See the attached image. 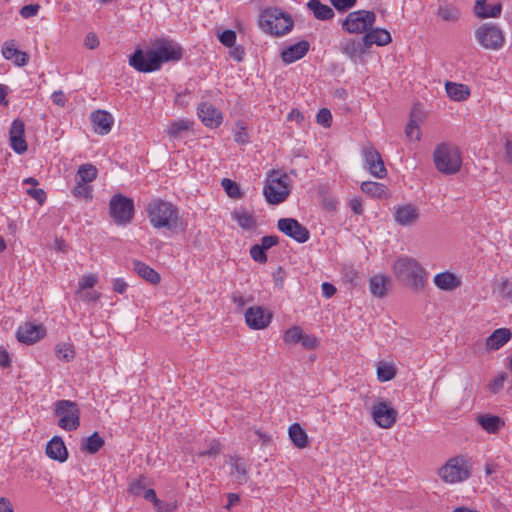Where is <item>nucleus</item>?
<instances>
[{"instance_id":"de8ad7c7","label":"nucleus","mask_w":512,"mask_h":512,"mask_svg":"<svg viewBox=\"0 0 512 512\" xmlns=\"http://www.w3.org/2000/svg\"><path fill=\"white\" fill-rule=\"evenodd\" d=\"M98 282V278L95 274L89 273L83 275L78 282V289L76 293H82L84 290L93 288Z\"/></svg>"},{"instance_id":"7ed1b4c3","label":"nucleus","mask_w":512,"mask_h":512,"mask_svg":"<svg viewBox=\"0 0 512 512\" xmlns=\"http://www.w3.org/2000/svg\"><path fill=\"white\" fill-rule=\"evenodd\" d=\"M147 214L154 228L172 230L178 226V209L171 202L152 200L147 206Z\"/></svg>"},{"instance_id":"2eb2a0df","label":"nucleus","mask_w":512,"mask_h":512,"mask_svg":"<svg viewBox=\"0 0 512 512\" xmlns=\"http://www.w3.org/2000/svg\"><path fill=\"white\" fill-rule=\"evenodd\" d=\"M271 320L272 314L261 306H251L245 312V322L253 330L265 329Z\"/></svg>"},{"instance_id":"ddd939ff","label":"nucleus","mask_w":512,"mask_h":512,"mask_svg":"<svg viewBox=\"0 0 512 512\" xmlns=\"http://www.w3.org/2000/svg\"><path fill=\"white\" fill-rule=\"evenodd\" d=\"M278 229L298 243H305L310 238L309 230L294 218H281L277 222Z\"/></svg>"},{"instance_id":"4d7b16f0","label":"nucleus","mask_w":512,"mask_h":512,"mask_svg":"<svg viewBox=\"0 0 512 512\" xmlns=\"http://www.w3.org/2000/svg\"><path fill=\"white\" fill-rule=\"evenodd\" d=\"M505 378H506V374H505V373H502L501 375H499L498 377H496L495 379H493V380L489 383V385H488L489 390H490L493 394H497V393H499V392H500V390L503 388Z\"/></svg>"},{"instance_id":"6ab92c4d","label":"nucleus","mask_w":512,"mask_h":512,"mask_svg":"<svg viewBox=\"0 0 512 512\" xmlns=\"http://www.w3.org/2000/svg\"><path fill=\"white\" fill-rule=\"evenodd\" d=\"M2 56L6 60L12 61L16 66H25L28 62L29 56L26 52H22L17 49L14 40H8L3 43Z\"/></svg>"},{"instance_id":"cd10ccee","label":"nucleus","mask_w":512,"mask_h":512,"mask_svg":"<svg viewBox=\"0 0 512 512\" xmlns=\"http://www.w3.org/2000/svg\"><path fill=\"white\" fill-rule=\"evenodd\" d=\"M363 38L368 49L374 44L377 46H385L392 41L391 35L386 29L373 27L364 34Z\"/></svg>"},{"instance_id":"9d476101","label":"nucleus","mask_w":512,"mask_h":512,"mask_svg":"<svg viewBox=\"0 0 512 512\" xmlns=\"http://www.w3.org/2000/svg\"><path fill=\"white\" fill-rule=\"evenodd\" d=\"M376 22V14L369 10L350 12L342 22V29L350 34H366Z\"/></svg>"},{"instance_id":"20e7f679","label":"nucleus","mask_w":512,"mask_h":512,"mask_svg":"<svg viewBox=\"0 0 512 512\" xmlns=\"http://www.w3.org/2000/svg\"><path fill=\"white\" fill-rule=\"evenodd\" d=\"M294 26L292 17L278 8H268L262 11L259 27L273 36L288 34Z\"/></svg>"},{"instance_id":"69168bd1","label":"nucleus","mask_w":512,"mask_h":512,"mask_svg":"<svg viewBox=\"0 0 512 512\" xmlns=\"http://www.w3.org/2000/svg\"><path fill=\"white\" fill-rule=\"evenodd\" d=\"M84 45L88 49H95L99 46V40L95 33L90 32L85 36Z\"/></svg>"},{"instance_id":"2f4dec72","label":"nucleus","mask_w":512,"mask_h":512,"mask_svg":"<svg viewBox=\"0 0 512 512\" xmlns=\"http://www.w3.org/2000/svg\"><path fill=\"white\" fill-rule=\"evenodd\" d=\"M477 423L490 434L497 433L504 425L505 422L499 416L490 414H481L476 418Z\"/></svg>"},{"instance_id":"c756f323","label":"nucleus","mask_w":512,"mask_h":512,"mask_svg":"<svg viewBox=\"0 0 512 512\" xmlns=\"http://www.w3.org/2000/svg\"><path fill=\"white\" fill-rule=\"evenodd\" d=\"M489 0H476L474 5V13L478 18H495L501 13L502 6L500 3H488Z\"/></svg>"},{"instance_id":"a211bd4d","label":"nucleus","mask_w":512,"mask_h":512,"mask_svg":"<svg viewBox=\"0 0 512 512\" xmlns=\"http://www.w3.org/2000/svg\"><path fill=\"white\" fill-rule=\"evenodd\" d=\"M310 44L301 40L293 45L287 46L281 51V59L286 64H291L303 58L309 51Z\"/></svg>"},{"instance_id":"dca6fc26","label":"nucleus","mask_w":512,"mask_h":512,"mask_svg":"<svg viewBox=\"0 0 512 512\" xmlns=\"http://www.w3.org/2000/svg\"><path fill=\"white\" fill-rule=\"evenodd\" d=\"M45 328L40 324L26 322L19 326L16 337L19 342L33 344L45 336Z\"/></svg>"},{"instance_id":"c03bdc74","label":"nucleus","mask_w":512,"mask_h":512,"mask_svg":"<svg viewBox=\"0 0 512 512\" xmlns=\"http://www.w3.org/2000/svg\"><path fill=\"white\" fill-rule=\"evenodd\" d=\"M226 196L233 200H240L245 196V192L238 183L226 178Z\"/></svg>"},{"instance_id":"39448f33","label":"nucleus","mask_w":512,"mask_h":512,"mask_svg":"<svg viewBox=\"0 0 512 512\" xmlns=\"http://www.w3.org/2000/svg\"><path fill=\"white\" fill-rule=\"evenodd\" d=\"M436 169L445 175L456 174L462 165L461 153L456 145L443 142L436 146L433 153Z\"/></svg>"},{"instance_id":"bf43d9fd","label":"nucleus","mask_w":512,"mask_h":512,"mask_svg":"<svg viewBox=\"0 0 512 512\" xmlns=\"http://www.w3.org/2000/svg\"><path fill=\"white\" fill-rule=\"evenodd\" d=\"M143 497L154 503V506L157 508L158 512H164L161 506L160 500L157 498L156 493L153 489H147L143 493Z\"/></svg>"},{"instance_id":"6e6d98bb","label":"nucleus","mask_w":512,"mask_h":512,"mask_svg":"<svg viewBox=\"0 0 512 512\" xmlns=\"http://www.w3.org/2000/svg\"><path fill=\"white\" fill-rule=\"evenodd\" d=\"M333 7L338 11H346L356 5L357 0H329Z\"/></svg>"},{"instance_id":"4be33fe9","label":"nucleus","mask_w":512,"mask_h":512,"mask_svg":"<svg viewBox=\"0 0 512 512\" xmlns=\"http://www.w3.org/2000/svg\"><path fill=\"white\" fill-rule=\"evenodd\" d=\"M46 455L60 463L68 459V451L63 439L60 436H54L46 445Z\"/></svg>"},{"instance_id":"bb28decb","label":"nucleus","mask_w":512,"mask_h":512,"mask_svg":"<svg viewBox=\"0 0 512 512\" xmlns=\"http://www.w3.org/2000/svg\"><path fill=\"white\" fill-rule=\"evenodd\" d=\"M434 285L440 290L453 291L462 284L461 279L449 271L438 273L433 278Z\"/></svg>"},{"instance_id":"423d86ee","label":"nucleus","mask_w":512,"mask_h":512,"mask_svg":"<svg viewBox=\"0 0 512 512\" xmlns=\"http://www.w3.org/2000/svg\"><path fill=\"white\" fill-rule=\"evenodd\" d=\"M472 464L469 458L458 455L449 458L439 468L438 476L446 484H458L468 480L471 476Z\"/></svg>"},{"instance_id":"0e129e2a","label":"nucleus","mask_w":512,"mask_h":512,"mask_svg":"<svg viewBox=\"0 0 512 512\" xmlns=\"http://www.w3.org/2000/svg\"><path fill=\"white\" fill-rule=\"evenodd\" d=\"M300 343L305 349H314L317 346V339L312 335L302 334Z\"/></svg>"},{"instance_id":"a18cd8bd","label":"nucleus","mask_w":512,"mask_h":512,"mask_svg":"<svg viewBox=\"0 0 512 512\" xmlns=\"http://www.w3.org/2000/svg\"><path fill=\"white\" fill-rule=\"evenodd\" d=\"M56 355L58 359L69 362L74 358L75 352L72 345L61 343L56 347Z\"/></svg>"},{"instance_id":"13d9d810","label":"nucleus","mask_w":512,"mask_h":512,"mask_svg":"<svg viewBox=\"0 0 512 512\" xmlns=\"http://www.w3.org/2000/svg\"><path fill=\"white\" fill-rule=\"evenodd\" d=\"M40 6L38 4L25 5L20 9V15L27 19L36 16L39 12Z\"/></svg>"},{"instance_id":"0eeeda50","label":"nucleus","mask_w":512,"mask_h":512,"mask_svg":"<svg viewBox=\"0 0 512 512\" xmlns=\"http://www.w3.org/2000/svg\"><path fill=\"white\" fill-rule=\"evenodd\" d=\"M263 194L271 205L284 202L290 194L288 175L280 170H272L267 174Z\"/></svg>"},{"instance_id":"774afa93","label":"nucleus","mask_w":512,"mask_h":512,"mask_svg":"<svg viewBox=\"0 0 512 512\" xmlns=\"http://www.w3.org/2000/svg\"><path fill=\"white\" fill-rule=\"evenodd\" d=\"M27 193L40 204L45 201L46 194L42 189L31 188L27 190Z\"/></svg>"},{"instance_id":"864d4df0","label":"nucleus","mask_w":512,"mask_h":512,"mask_svg":"<svg viewBox=\"0 0 512 512\" xmlns=\"http://www.w3.org/2000/svg\"><path fill=\"white\" fill-rule=\"evenodd\" d=\"M250 256L255 262L260 263V264L266 263L267 259H268L267 255H266V251L264 249H262L261 246L258 244H254L250 248Z\"/></svg>"},{"instance_id":"f704fd0d","label":"nucleus","mask_w":512,"mask_h":512,"mask_svg":"<svg viewBox=\"0 0 512 512\" xmlns=\"http://www.w3.org/2000/svg\"><path fill=\"white\" fill-rule=\"evenodd\" d=\"M307 7L313 12L314 17L318 20H329L335 15L330 6L321 3L319 0H309Z\"/></svg>"},{"instance_id":"e2e57ef3","label":"nucleus","mask_w":512,"mask_h":512,"mask_svg":"<svg viewBox=\"0 0 512 512\" xmlns=\"http://www.w3.org/2000/svg\"><path fill=\"white\" fill-rule=\"evenodd\" d=\"M231 300L236 305L237 310H241L248 302L252 301L251 298H245L240 293H232Z\"/></svg>"},{"instance_id":"603ef678","label":"nucleus","mask_w":512,"mask_h":512,"mask_svg":"<svg viewBox=\"0 0 512 512\" xmlns=\"http://www.w3.org/2000/svg\"><path fill=\"white\" fill-rule=\"evenodd\" d=\"M377 376L380 381L386 382L395 377V370L393 366L384 364L378 367Z\"/></svg>"},{"instance_id":"ea45409f","label":"nucleus","mask_w":512,"mask_h":512,"mask_svg":"<svg viewBox=\"0 0 512 512\" xmlns=\"http://www.w3.org/2000/svg\"><path fill=\"white\" fill-rule=\"evenodd\" d=\"M388 278L384 275H375L370 278L369 287L370 292L375 296L382 298L387 293Z\"/></svg>"},{"instance_id":"8fccbe9b","label":"nucleus","mask_w":512,"mask_h":512,"mask_svg":"<svg viewBox=\"0 0 512 512\" xmlns=\"http://www.w3.org/2000/svg\"><path fill=\"white\" fill-rule=\"evenodd\" d=\"M73 195L77 198L91 200L92 199V189L88 184L76 182V186L73 189Z\"/></svg>"},{"instance_id":"f8f14e48","label":"nucleus","mask_w":512,"mask_h":512,"mask_svg":"<svg viewBox=\"0 0 512 512\" xmlns=\"http://www.w3.org/2000/svg\"><path fill=\"white\" fill-rule=\"evenodd\" d=\"M371 415L379 427L389 429L395 424L398 412L390 402L383 400L373 404Z\"/></svg>"},{"instance_id":"6e6552de","label":"nucleus","mask_w":512,"mask_h":512,"mask_svg":"<svg viewBox=\"0 0 512 512\" xmlns=\"http://www.w3.org/2000/svg\"><path fill=\"white\" fill-rule=\"evenodd\" d=\"M475 38L479 45L492 51H498L505 45V33L496 24L484 23L475 31Z\"/></svg>"},{"instance_id":"4c0bfd02","label":"nucleus","mask_w":512,"mask_h":512,"mask_svg":"<svg viewBox=\"0 0 512 512\" xmlns=\"http://www.w3.org/2000/svg\"><path fill=\"white\" fill-rule=\"evenodd\" d=\"M192 124L193 122L188 119L176 120L168 126L167 133L171 138H181L185 132L190 130Z\"/></svg>"},{"instance_id":"f3484780","label":"nucleus","mask_w":512,"mask_h":512,"mask_svg":"<svg viewBox=\"0 0 512 512\" xmlns=\"http://www.w3.org/2000/svg\"><path fill=\"white\" fill-rule=\"evenodd\" d=\"M10 147L17 154H23L27 151V143L25 140V125L22 120L15 119L12 122L9 131Z\"/></svg>"},{"instance_id":"79ce46f5","label":"nucleus","mask_w":512,"mask_h":512,"mask_svg":"<svg viewBox=\"0 0 512 512\" xmlns=\"http://www.w3.org/2000/svg\"><path fill=\"white\" fill-rule=\"evenodd\" d=\"M247 129L248 124L245 121L240 120L235 124V128L233 129V137L237 144L244 145L249 142Z\"/></svg>"},{"instance_id":"3c124183","label":"nucleus","mask_w":512,"mask_h":512,"mask_svg":"<svg viewBox=\"0 0 512 512\" xmlns=\"http://www.w3.org/2000/svg\"><path fill=\"white\" fill-rule=\"evenodd\" d=\"M405 134L410 140L418 141L421 137V131L418 123L411 119L405 127Z\"/></svg>"},{"instance_id":"b1692460","label":"nucleus","mask_w":512,"mask_h":512,"mask_svg":"<svg viewBox=\"0 0 512 512\" xmlns=\"http://www.w3.org/2000/svg\"><path fill=\"white\" fill-rule=\"evenodd\" d=\"M230 478L236 485H243L248 480L247 465L243 458L231 457L230 458Z\"/></svg>"},{"instance_id":"aec40b11","label":"nucleus","mask_w":512,"mask_h":512,"mask_svg":"<svg viewBox=\"0 0 512 512\" xmlns=\"http://www.w3.org/2000/svg\"><path fill=\"white\" fill-rule=\"evenodd\" d=\"M368 50L364 38L360 40L348 39L341 43V52L348 56L353 62L360 59Z\"/></svg>"},{"instance_id":"a878e982","label":"nucleus","mask_w":512,"mask_h":512,"mask_svg":"<svg viewBox=\"0 0 512 512\" xmlns=\"http://www.w3.org/2000/svg\"><path fill=\"white\" fill-rule=\"evenodd\" d=\"M418 217V209L411 204L399 206L394 214L395 221L402 226L412 225L417 221Z\"/></svg>"},{"instance_id":"4468645a","label":"nucleus","mask_w":512,"mask_h":512,"mask_svg":"<svg viewBox=\"0 0 512 512\" xmlns=\"http://www.w3.org/2000/svg\"><path fill=\"white\" fill-rule=\"evenodd\" d=\"M362 152L365 160V166L369 172L376 178H384L387 171L379 152L372 145L364 146Z\"/></svg>"},{"instance_id":"09e8293b","label":"nucleus","mask_w":512,"mask_h":512,"mask_svg":"<svg viewBox=\"0 0 512 512\" xmlns=\"http://www.w3.org/2000/svg\"><path fill=\"white\" fill-rule=\"evenodd\" d=\"M303 330L299 326H293L284 333V342L287 344L299 343L302 338Z\"/></svg>"},{"instance_id":"5701e85b","label":"nucleus","mask_w":512,"mask_h":512,"mask_svg":"<svg viewBox=\"0 0 512 512\" xmlns=\"http://www.w3.org/2000/svg\"><path fill=\"white\" fill-rule=\"evenodd\" d=\"M226 49L228 55L236 62H242L246 56V51L242 43H237V35L234 30L226 29Z\"/></svg>"},{"instance_id":"1a4fd4ad","label":"nucleus","mask_w":512,"mask_h":512,"mask_svg":"<svg viewBox=\"0 0 512 512\" xmlns=\"http://www.w3.org/2000/svg\"><path fill=\"white\" fill-rule=\"evenodd\" d=\"M54 414L58 426L66 431H74L80 425L78 405L70 400H58L54 403Z\"/></svg>"},{"instance_id":"680f3d73","label":"nucleus","mask_w":512,"mask_h":512,"mask_svg":"<svg viewBox=\"0 0 512 512\" xmlns=\"http://www.w3.org/2000/svg\"><path fill=\"white\" fill-rule=\"evenodd\" d=\"M279 240L278 237L275 235H267L261 238V243L259 244L262 249L265 251L272 248L273 246H276L278 244Z\"/></svg>"},{"instance_id":"58836bf2","label":"nucleus","mask_w":512,"mask_h":512,"mask_svg":"<svg viewBox=\"0 0 512 512\" xmlns=\"http://www.w3.org/2000/svg\"><path fill=\"white\" fill-rule=\"evenodd\" d=\"M103 445L104 439L97 432H94L91 436L82 440L81 449L90 454H95Z\"/></svg>"},{"instance_id":"c85d7f7f","label":"nucleus","mask_w":512,"mask_h":512,"mask_svg":"<svg viewBox=\"0 0 512 512\" xmlns=\"http://www.w3.org/2000/svg\"><path fill=\"white\" fill-rule=\"evenodd\" d=\"M91 120L96 133L105 135L111 131L113 118L106 111L98 110L92 113Z\"/></svg>"},{"instance_id":"7c9ffc66","label":"nucleus","mask_w":512,"mask_h":512,"mask_svg":"<svg viewBox=\"0 0 512 512\" xmlns=\"http://www.w3.org/2000/svg\"><path fill=\"white\" fill-rule=\"evenodd\" d=\"M512 337V333L507 328L496 329L487 339L486 347L488 350H498L504 346Z\"/></svg>"},{"instance_id":"72a5a7b5","label":"nucleus","mask_w":512,"mask_h":512,"mask_svg":"<svg viewBox=\"0 0 512 512\" xmlns=\"http://www.w3.org/2000/svg\"><path fill=\"white\" fill-rule=\"evenodd\" d=\"M288 434L295 447L303 449L308 446V435L299 423H293L288 429Z\"/></svg>"},{"instance_id":"473e14b6","label":"nucleus","mask_w":512,"mask_h":512,"mask_svg":"<svg viewBox=\"0 0 512 512\" xmlns=\"http://www.w3.org/2000/svg\"><path fill=\"white\" fill-rule=\"evenodd\" d=\"M231 217L244 230H250L256 227V219L253 212L246 208L239 207L231 213Z\"/></svg>"},{"instance_id":"a19ab883","label":"nucleus","mask_w":512,"mask_h":512,"mask_svg":"<svg viewBox=\"0 0 512 512\" xmlns=\"http://www.w3.org/2000/svg\"><path fill=\"white\" fill-rule=\"evenodd\" d=\"M97 177V169L92 164H83L79 167L75 181L83 184H89Z\"/></svg>"},{"instance_id":"f257e3e1","label":"nucleus","mask_w":512,"mask_h":512,"mask_svg":"<svg viewBox=\"0 0 512 512\" xmlns=\"http://www.w3.org/2000/svg\"><path fill=\"white\" fill-rule=\"evenodd\" d=\"M182 56L183 48L178 42L162 37L151 41L145 49L135 50L128 63L138 72L151 73L160 70L165 63L181 60Z\"/></svg>"},{"instance_id":"338daca9","label":"nucleus","mask_w":512,"mask_h":512,"mask_svg":"<svg viewBox=\"0 0 512 512\" xmlns=\"http://www.w3.org/2000/svg\"><path fill=\"white\" fill-rule=\"evenodd\" d=\"M51 99L52 102L59 107H64L66 104V97L62 90L53 92Z\"/></svg>"},{"instance_id":"f03ea898","label":"nucleus","mask_w":512,"mask_h":512,"mask_svg":"<svg viewBox=\"0 0 512 512\" xmlns=\"http://www.w3.org/2000/svg\"><path fill=\"white\" fill-rule=\"evenodd\" d=\"M395 277L409 285L414 291H422L427 283L428 272L414 258L403 256L392 266Z\"/></svg>"},{"instance_id":"9b49d317","label":"nucleus","mask_w":512,"mask_h":512,"mask_svg":"<svg viewBox=\"0 0 512 512\" xmlns=\"http://www.w3.org/2000/svg\"><path fill=\"white\" fill-rule=\"evenodd\" d=\"M109 214L117 225L129 224L134 216L133 200L122 194H115L109 202Z\"/></svg>"},{"instance_id":"37998d69","label":"nucleus","mask_w":512,"mask_h":512,"mask_svg":"<svg viewBox=\"0 0 512 512\" xmlns=\"http://www.w3.org/2000/svg\"><path fill=\"white\" fill-rule=\"evenodd\" d=\"M493 292L503 300L512 301V281L508 278L502 279L494 288Z\"/></svg>"},{"instance_id":"412c9836","label":"nucleus","mask_w":512,"mask_h":512,"mask_svg":"<svg viewBox=\"0 0 512 512\" xmlns=\"http://www.w3.org/2000/svg\"><path fill=\"white\" fill-rule=\"evenodd\" d=\"M198 116L204 125L217 127L222 120V114L210 103H202L198 107Z\"/></svg>"},{"instance_id":"5fc2aeb1","label":"nucleus","mask_w":512,"mask_h":512,"mask_svg":"<svg viewBox=\"0 0 512 512\" xmlns=\"http://www.w3.org/2000/svg\"><path fill=\"white\" fill-rule=\"evenodd\" d=\"M317 123L324 126L330 127L332 122V114L327 108L319 110L316 116Z\"/></svg>"},{"instance_id":"393cba45","label":"nucleus","mask_w":512,"mask_h":512,"mask_svg":"<svg viewBox=\"0 0 512 512\" xmlns=\"http://www.w3.org/2000/svg\"><path fill=\"white\" fill-rule=\"evenodd\" d=\"M436 15L444 22L455 24L461 17L459 7L448 1H441L438 5Z\"/></svg>"},{"instance_id":"e433bc0d","label":"nucleus","mask_w":512,"mask_h":512,"mask_svg":"<svg viewBox=\"0 0 512 512\" xmlns=\"http://www.w3.org/2000/svg\"><path fill=\"white\" fill-rule=\"evenodd\" d=\"M135 272L151 284H158L160 282V275L150 266L143 262L135 261L133 263Z\"/></svg>"},{"instance_id":"c9c22d12","label":"nucleus","mask_w":512,"mask_h":512,"mask_svg":"<svg viewBox=\"0 0 512 512\" xmlns=\"http://www.w3.org/2000/svg\"><path fill=\"white\" fill-rule=\"evenodd\" d=\"M447 95L454 101H464L469 95L470 91L464 84H458L454 82H447L445 84Z\"/></svg>"},{"instance_id":"49530a36","label":"nucleus","mask_w":512,"mask_h":512,"mask_svg":"<svg viewBox=\"0 0 512 512\" xmlns=\"http://www.w3.org/2000/svg\"><path fill=\"white\" fill-rule=\"evenodd\" d=\"M384 188L383 184L373 181H366L361 184V190L371 196H381Z\"/></svg>"},{"instance_id":"052dcab7","label":"nucleus","mask_w":512,"mask_h":512,"mask_svg":"<svg viewBox=\"0 0 512 512\" xmlns=\"http://www.w3.org/2000/svg\"><path fill=\"white\" fill-rule=\"evenodd\" d=\"M78 295V297L85 301V302H96L99 300L100 298V294L96 291H93V290H90V289H87V290H84L82 293H76Z\"/></svg>"}]
</instances>
